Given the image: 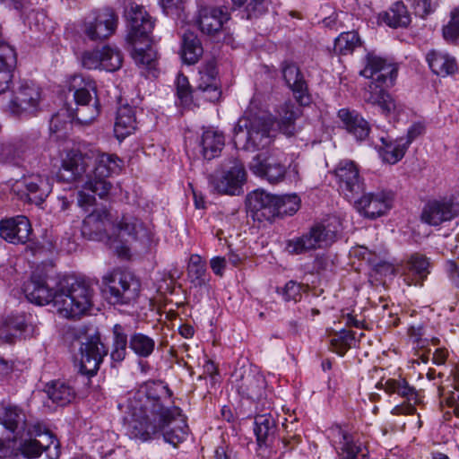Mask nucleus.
I'll return each instance as SVG.
<instances>
[{"mask_svg": "<svg viewBox=\"0 0 459 459\" xmlns=\"http://www.w3.org/2000/svg\"><path fill=\"white\" fill-rule=\"evenodd\" d=\"M300 114L301 109L290 100L280 105L277 109L280 131L289 137L293 136L296 133L295 121Z\"/></svg>", "mask_w": 459, "mask_h": 459, "instance_id": "nucleus-38", "label": "nucleus"}, {"mask_svg": "<svg viewBox=\"0 0 459 459\" xmlns=\"http://www.w3.org/2000/svg\"><path fill=\"white\" fill-rule=\"evenodd\" d=\"M233 377L236 378L237 389L242 396L251 400H260L264 397L266 381L262 374L244 370L243 372L236 371Z\"/></svg>", "mask_w": 459, "mask_h": 459, "instance_id": "nucleus-30", "label": "nucleus"}, {"mask_svg": "<svg viewBox=\"0 0 459 459\" xmlns=\"http://www.w3.org/2000/svg\"><path fill=\"white\" fill-rule=\"evenodd\" d=\"M167 391L168 389L161 384L149 381L141 385L139 388L128 392L122 401L150 411L152 416L155 417L154 420L159 416L164 419L173 413L172 409L164 408L160 403L161 394Z\"/></svg>", "mask_w": 459, "mask_h": 459, "instance_id": "nucleus-11", "label": "nucleus"}, {"mask_svg": "<svg viewBox=\"0 0 459 459\" xmlns=\"http://www.w3.org/2000/svg\"><path fill=\"white\" fill-rule=\"evenodd\" d=\"M114 217L107 209H96L83 220L82 231L91 238L106 239L110 246L113 239Z\"/></svg>", "mask_w": 459, "mask_h": 459, "instance_id": "nucleus-20", "label": "nucleus"}, {"mask_svg": "<svg viewBox=\"0 0 459 459\" xmlns=\"http://www.w3.org/2000/svg\"><path fill=\"white\" fill-rule=\"evenodd\" d=\"M121 160L115 154L100 153L95 160L93 175H86L85 189L104 198L110 191L111 184L107 178L120 170Z\"/></svg>", "mask_w": 459, "mask_h": 459, "instance_id": "nucleus-14", "label": "nucleus"}, {"mask_svg": "<svg viewBox=\"0 0 459 459\" xmlns=\"http://www.w3.org/2000/svg\"><path fill=\"white\" fill-rule=\"evenodd\" d=\"M247 180V172L243 163L238 160L232 161V166L219 177H214L211 184L220 194L238 195Z\"/></svg>", "mask_w": 459, "mask_h": 459, "instance_id": "nucleus-22", "label": "nucleus"}, {"mask_svg": "<svg viewBox=\"0 0 459 459\" xmlns=\"http://www.w3.org/2000/svg\"><path fill=\"white\" fill-rule=\"evenodd\" d=\"M48 395L53 403L65 406L69 404L75 397V392L72 386L65 382L56 381L48 387Z\"/></svg>", "mask_w": 459, "mask_h": 459, "instance_id": "nucleus-48", "label": "nucleus"}, {"mask_svg": "<svg viewBox=\"0 0 459 459\" xmlns=\"http://www.w3.org/2000/svg\"><path fill=\"white\" fill-rule=\"evenodd\" d=\"M379 384L383 386L384 390L387 394H397L409 403L405 408L399 405L395 406L392 410L393 414H411L414 411L415 408L413 404H416L420 402L419 395L415 387L410 385L405 378H388L385 381L381 380Z\"/></svg>", "mask_w": 459, "mask_h": 459, "instance_id": "nucleus-27", "label": "nucleus"}, {"mask_svg": "<svg viewBox=\"0 0 459 459\" xmlns=\"http://www.w3.org/2000/svg\"><path fill=\"white\" fill-rule=\"evenodd\" d=\"M73 91L74 106L66 108L68 118L79 124L89 125L100 114V103L96 93V82L82 75H74L68 85Z\"/></svg>", "mask_w": 459, "mask_h": 459, "instance_id": "nucleus-6", "label": "nucleus"}, {"mask_svg": "<svg viewBox=\"0 0 459 459\" xmlns=\"http://www.w3.org/2000/svg\"><path fill=\"white\" fill-rule=\"evenodd\" d=\"M359 45L360 39L357 31L342 32L334 40L333 51L339 55H348Z\"/></svg>", "mask_w": 459, "mask_h": 459, "instance_id": "nucleus-50", "label": "nucleus"}, {"mask_svg": "<svg viewBox=\"0 0 459 459\" xmlns=\"http://www.w3.org/2000/svg\"><path fill=\"white\" fill-rule=\"evenodd\" d=\"M359 74L371 80L365 89L364 100L379 107L385 115L394 112L397 109L396 102L385 89L394 84L398 65L374 53H368L364 58V68Z\"/></svg>", "mask_w": 459, "mask_h": 459, "instance_id": "nucleus-2", "label": "nucleus"}, {"mask_svg": "<svg viewBox=\"0 0 459 459\" xmlns=\"http://www.w3.org/2000/svg\"><path fill=\"white\" fill-rule=\"evenodd\" d=\"M23 292L31 303L39 306L52 303L65 318H79L92 305V289L85 281L72 276L57 280L39 269L24 283Z\"/></svg>", "mask_w": 459, "mask_h": 459, "instance_id": "nucleus-1", "label": "nucleus"}, {"mask_svg": "<svg viewBox=\"0 0 459 459\" xmlns=\"http://www.w3.org/2000/svg\"><path fill=\"white\" fill-rule=\"evenodd\" d=\"M20 157V151L17 146L10 142L0 143V161L13 162Z\"/></svg>", "mask_w": 459, "mask_h": 459, "instance_id": "nucleus-58", "label": "nucleus"}, {"mask_svg": "<svg viewBox=\"0 0 459 459\" xmlns=\"http://www.w3.org/2000/svg\"><path fill=\"white\" fill-rule=\"evenodd\" d=\"M107 354L104 344L99 338H86L81 342L78 367L80 373L93 376L97 373L103 356Z\"/></svg>", "mask_w": 459, "mask_h": 459, "instance_id": "nucleus-24", "label": "nucleus"}, {"mask_svg": "<svg viewBox=\"0 0 459 459\" xmlns=\"http://www.w3.org/2000/svg\"><path fill=\"white\" fill-rule=\"evenodd\" d=\"M338 117L348 133L353 135L357 141H364L369 135V123L357 111L342 108L338 111Z\"/></svg>", "mask_w": 459, "mask_h": 459, "instance_id": "nucleus-32", "label": "nucleus"}, {"mask_svg": "<svg viewBox=\"0 0 459 459\" xmlns=\"http://www.w3.org/2000/svg\"><path fill=\"white\" fill-rule=\"evenodd\" d=\"M136 117L134 108L129 105L118 108L114 126L115 134L117 139L123 140L131 134L136 128Z\"/></svg>", "mask_w": 459, "mask_h": 459, "instance_id": "nucleus-40", "label": "nucleus"}, {"mask_svg": "<svg viewBox=\"0 0 459 459\" xmlns=\"http://www.w3.org/2000/svg\"><path fill=\"white\" fill-rule=\"evenodd\" d=\"M408 335L412 342L419 348H424L429 342V340L424 338L425 331L423 325L420 324L411 325L408 329Z\"/></svg>", "mask_w": 459, "mask_h": 459, "instance_id": "nucleus-60", "label": "nucleus"}, {"mask_svg": "<svg viewBox=\"0 0 459 459\" xmlns=\"http://www.w3.org/2000/svg\"><path fill=\"white\" fill-rule=\"evenodd\" d=\"M333 447L339 459H368V450L367 446L354 435L339 425L331 427L328 430Z\"/></svg>", "mask_w": 459, "mask_h": 459, "instance_id": "nucleus-17", "label": "nucleus"}, {"mask_svg": "<svg viewBox=\"0 0 459 459\" xmlns=\"http://www.w3.org/2000/svg\"><path fill=\"white\" fill-rule=\"evenodd\" d=\"M102 69L115 72L122 66L123 56L117 48L104 46L101 48Z\"/></svg>", "mask_w": 459, "mask_h": 459, "instance_id": "nucleus-52", "label": "nucleus"}, {"mask_svg": "<svg viewBox=\"0 0 459 459\" xmlns=\"http://www.w3.org/2000/svg\"><path fill=\"white\" fill-rule=\"evenodd\" d=\"M284 154L278 149H269L255 154L248 164L250 171L270 184L282 182L287 173Z\"/></svg>", "mask_w": 459, "mask_h": 459, "instance_id": "nucleus-12", "label": "nucleus"}, {"mask_svg": "<svg viewBox=\"0 0 459 459\" xmlns=\"http://www.w3.org/2000/svg\"><path fill=\"white\" fill-rule=\"evenodd\" d=\"M237 6L247 4L245 12L247 19L257 18L268 12L270 0H231Z\"/></svg>", "mask_w": 459, "mask_h": 459, "instance_id": "nucleus-53", "label": "nucleus"}, {"mask_svg": "<svg viewBox=\"0 0 459 459\" xmlns=\"http://www.w3.org/2000/svg\"><path fill=\"white\" fill-rule=\"evenodd\" d=\"M22 184L27 190L30 203L41 204L52 191V184L48 177L31 175L23 178Z\"/></svg>", "mask_w": 459, "mask_h": 459, "instance_id": "nucleus-33", "label": "nucleus"}, {"mask_svg": "<svg viewBox=\"0 0 459 459\" xmlns=\"http://www.w3.org/2000/svg\"><path fill=\"white\" fill-rule=\"evenodd\" d=\"M282 77L292 91L297 102L300 106H307L311 103V95L308 85L299 67L292 63L285 61L281 64Z\"/></svg>", "mask_w": 459, "mask_h": 459, "instance_id": "nucleus-26", "label": "nucleus"}, {"mask_svg": "<svg viewBox=\"0 0 459 459\" xmlns=\"http://www.w3.org/2000/svg\"><path fill=\"white\" fill-rule=\"evenodd\" d=\"M171 411L173 413L169 417H158V436L162 435L165 442L176 447L186 439L188 426L179 408L174 407Z\"/></svg>", "mask_w": 459, "mask_h": 459, "instance_id": "nucleus-23", "label": "nucleus"}, {"mask_svg": "<svg viewBox=\"0 0 459 459\" xmlns=\"http://www.w3.org/2000/svg\"><path fill=\"white\" fill-rule=\"evenodd\" d=\"M204 54L202 43L192 31H186L182 36L181 57L184 63L194 65L197 63Z\"/></svg>", "mask_w": 459, "mask_h": 459, "instance_id": "nucleus-42", "label": "nucleus"}, {"mask_svg": "<svg viewBox=\"0 0 459 459\" xmlns=\"http://www.w3.org/2000/svg\"><path fill=\"white\" fill-rule=\"evenodd\" d=\"M273 120L265 116L246 113L234 128L235 145L247 152L271 149L275 139Z\"/></svg>", "mask_w": 459, "mask_h": 459, "instance_id": "nucleus-5", "label": "nucleus"}, {"mask_svg": "<svg viewBox=\"0 0 459 459\" xmlns=\"http://www.w3.org/2000/svg\"><path fill=\"white\" fill-rule=\"evenodd\" d=\"M129 347L127 330L125 325L116 324L113 326V344L111 359L115 362H121L126 356V349Z\"/></svg>", "mask_w": 459, "mask_h": 459, "instance_id": "nucleus-44", "label": "nucleus"}, {"mask_svg": "<svg viewBox=\"0 0 459 459\" xmlns=\"http://www.w3.org/2000/svg\"><path fill=\"white\" fill-rule=\"evenodd\" d=\"M230 20V13L225 7H204L199 11L197 23L200 30L207 35H216L224 29Z\"/></svg>", "mask_w": 459, "mask_h": 459, "instance_id": "nucleus-31", "label": "nucleus"}, {"mask_svg": "<svg viewBox=\"0 0 459 459\" xmlns=\"http://www.w3.org/2000/svg\"><path fill=\"white\" fill-rule=\"evenodd\" d=\"M29 325L24 315L8 316L0 326V339L7 343L14 342L18 336H22Z\"/></svg>", "mask_w": 459, "mask_h": 459, "instance_id": "nucleus-41", "label": "nucleus"}, {"mask_svg": "<svg viewBox=\"0 0 459 459\" xmlns=\"http://www.w3.org/2000/svg\"><path fill=\"white\" fill-rule=\"evenodd\" d=\"M188 276L195 285H203L206 282V263L199 255L190 256L187 266Z\"/></svg>", "mask_w": 459, "mask_h": 459, "instance_id": "nucleus-51", "label": "nucleus"}, {"mask_svg": "<svg viewBox=\"0 0 459 459\" xmlns=\"http://www.w3.org/2000/svg\"><path fill=\"white\" fill-rule=\"evenodd\" d=\"M222 133L208 128L204 131L199 141L200 152L205 160H212L218 156L224 146Z\"/></svg>", "mask_w": 459, "mask_h": 459, "instance_id": "nucleus-39", "label": "nucleus"}, {"mask_svg": "<svg viewBox=\"0 0 459 459\" xmlns=\"http://www.w3.org/2000/svg\"><path fill=\"white\" fill-rule=\"evenodd\" d=\"M380 141L382 143L379 147L381 156L390 164H395L402 160L409 147L403 138L393 142L382 136Z\"/></svg>", "mask_w": 459, "mask_h": 459, "instance_id": "nucleus-43", "label": "nucleus"}, {"mask_svg": "<svg viewBox=\"0 0 459 459\" xmlns=\"http://www.w3.org/2000/svg\"><path fill=\"white\" fill-rule=\"evenodd\" d=\"M336 238V231L323 223L314 225L310 230L301 237L290 240L287 244L288 251L292 255L321 248L331 245Z\"/></svg>", "mask_w": 459, "mask_h": 459, "instance_id": "nucleus-16", "label": "nucleus"}, {"mask_svg": "<svg viewBox=\"0 0 459 459\" xmlns=\"http://www.w3.org/2000/svg\"><path fill=\"white\" fill-rule=\"evenodd\" d=\"M68 121L71 120L68 118V112H66V108L61 109L52 116L49 125L50 130L53 132H58L65 128Z\"/></svg>", "mask_w": 459, "mask_h": 459, "instance_id": "nucleus-63", "label": "nucleus"}, {"mask_svg": "<svg viewBox=\"0 0 459 459\" xmlns=\"http://www.w3.org/2000/svg\"><path fill=\"white\" fill-rule=\"evenodd\" d=\"M276 195L256 189L247 197V206L258 221H273L277 217Z\"/></svg>", "mask_w": 459, "mask_h": 459, "instance_id": "nucleus-29", "label": "nucleus"}, {"mask_svg": "<svg viewBox=\"0 0 459 459\" xmlns=\"http://www.w3.org/2000/svg\"><path fill=\"white\" fill-rule=\"evenodd\" d=\"M276 201L277 217L294 214L300 204L297 195H276Z\"/></svg>", "mask_w": 459, "mask_h": 459, "instance_id": "nucleus-54", "label": "nucleus"}, {"mask_svg": "<svg viewBox=\"0 0 459 459\" xmlns=\"http://www.w3.org/2000/svg\"><path fill=\"white\" fill-rule=\"evenodd\" d=\"M118 25L117 13L109 7L90 13L83 20L82 30L92 41H101L112 36Z\"/></svg>", "mask_w": 459, "mask_h": 459, "instance_id": "nucleus-15", "label": "nucleus"}, {"mask_svg": "<svg viewBox=\"0 0 459 459\" xmlns=\"http://www.w3.org/2000/svg\"><path fill=\"white\" fill-rule=\"evenodd\" d=\"M437 5V0H414L415 13L422 18L434 12Z\"/></svg>", "mask_w": 459, "mask_h": 459, "instance_id": "nucleus-62", "label": "nucleus"}, {"mask_svg": "<svg viewBox=\"0 0 459 459\" xmlns=\"http://www.w3.org/2000/svg\"><path fill=\"white\" fill-rule=\"evenodd\" d=\"M95 193H92L89 189H85V182L82 185V190L78 192L77 195V204L79 206L87 209L90 206H92L95 203Z\"/></svg>", "mask_w": 459, "mask_h": 459, "instance_id": "nucleus-64", "label": "nucleus"}, {"mask_svg": "<svg viewBox=\"0 0 459 459\" xmlns=\"http://www.w3.org/2000/svg\"><path fill=\"white\" fill-rule=\"evenodd\" d=\"M289 425H285V433L281 437V440L286 450H292L301 442V436L292 429H289Z\"/></svg>", "mask_w": 459, "mask_h": 459, "instance_id": "nucleus-61", "label": "nucleus"}, {"mask_svg": "<svg viewBox=\"0 0 459 459\" xmlns=\"http://www.w3.org/2000/svg\"><path fill=\"white\" fill-rule=\"evenodd\" d=\"M32 233L31 224L24 215L4 218L0 221V237L12 244H25Z\"/></svg>", "mask_w": 459, "mask_h": 459, "instance_id": "nucleus-28", "label": "nucleus"}, {"mask_svg": "<svg viewBox=\"0 0 459 459\" xmlns=\"http://www.w3.org/2000/svg\"><path fill=\"white\" fill-rule=\"evenodd\" d=\"M155 340L143 333H134L129 338V349L139 358H149L155 350Z\"/></svg>", "mask_w": 459, "mask_h": 459, "instance_id": "nucleus-45", "label": "nucleus"}, {"mask_svg": "<svg viewBox=\"0 0 459 459\" xmlns=\"http://www.w3.org/2000/svg\"><path fill=\"white\" fill-rule=\"evenodd\" d=\"M393 194L379 190L364 194L355 201V207L364 216L375 219L385 214L392 207Z\"/></svg>", "mask_w": 459, "mask_h": 459, "instance_id": "nucleus-25", "label": "nucleus"}, {"mask_svg": "<svg viewBox=\"0 0 459 459\" xmlns=\"http://www.w3.org/2000/svg\"><path fill=\"white\" fill-rule=\"evenodd\" d=\"M29 437L22 439L16 449L0 440V459H58L60 443L56 436L39 424L28 429Z\"/></svg>", "mask_w": 459, "mask_h": 459, "instance_id": "nucleus-3", "label": "nucleus"}, {"mask_svg": "<svg viewBox=\"0 0 459 459\" xmlns=\"http://www.w3.org/2000/svg\"><path fill=\"white\" fill-rule=\"evenodd\" d=\"M129 31L126 43L132 48V57L135 64L143 68L152 69L157 55L149 45V37L154 22L143 6H131L127 13Z\"/></svg>", "mask_w": 459, "mask_h": 459, "instance_id": "nucleus-4", "label": "nucleus"}, {"mask_svg": "<svg viewBox=\"0 0 459 459\" xmlns=\"http://www.w3.org/2000/svg\"><path fill=\"white\" fill-rule=\"evenodd\" d=\"M426 60L431 71L439 76L454 74L458 70L455 58L441 50H431L427 54Z\"/></svg>", "mask_w": 459, "mask_h": 459, "instance_id": "nucleus-35", "label": "nucleus"}, {"mask_svg": "<svg viewBox=\"0 0 459 459\" xmlns=\"http://www.w3.org/2000/svg\"><path fill=\"white\" fill-rule=\"evenodd\" d=\"M112 234L110 248L121 257L129 255L128 243L149 240L151 237L150 230L137 217L128 213L115 219Z\"/></svg>", "mask_w": 459, "mask_h": 459, "instance_id": "nucleus-8", "label": "nucleus"}, {"mask_svg": "<svg viewBox=\"0 0 459 459\" xmlns=\"http://www.w3.org/2000/svg\"><path fill=\"white\" fill-rule=\"evenodd\" d=\"M382 21L393 28L406 27L411 18L406 6L402 2L394 3L392 7L381 16Z\"/></svg>", "mask_w": 459, "mask_h": 459, "instance_id": "nucleus-46", "label": "nucleus"}, {"mask_svg": "<svg viewBox=\"0 0 459 459\" xmlns=\"http://www.w3.org/2000/svg\"><path fill=\"white\" fill-rule=\"evenodd\" d=\"M0 423L12 432L23 429L25 414L15 405H7L0 412Z\"/></svg>", "mask_w": 459, "mask_h": 459, "instance_id": "nucleus-47", "label": "nucleus"}, {"mask_svg": "<svg viewBox=\"0 0 459 459\" xmlns=\"http://www.w3.org/2000/svg\"><path fill=\"white\" fill-rule=\"evenodd\" d=\"M82 63L87 69L102 68L101 48L85 52Z\"/></svg>", "mask_w": 459, "mask_h": 459, "instance_id": "nucleus-59", "label": "nucleus"}, {"mask_svg": "<svg viewBox=\"0 0 459 459\" xmlns=\"http://www.w3.org/2000/svg\"><path fill=\"white\" fill-rule=\"evenodd\" d=\"M356 342L355 333L351 330L342 329L330 336L329 343L331 351L340 356H343L346 351L353 347Z\"/></svg>", "mask_w": 459, "mask_h": 459, "instance_id": "nucleus-49", "label": "nucleus"}, {"mask_svg": "<svg viewBox=\"0 0 459 459\" xmlns=\"http://www.w3.org/2000/svg\"><path fill=\"white\" fill-rule=\"evenodd\" d=\"M354 255L362 260L367 261L368 264L376 268L386 266V264L382 262L376 252L369 250L366 247H359L354 250Z\"/></svg>", "mask_w": 459, "mask_h": 459, "instance_id": "nucleus-57", "label": "nucleus"}, {"mask_svg": "<svg viewBox=\"0 0 459 459\" xmlns=\"http://www.w3.org/2000/svg\"><path fill=\"white\" fill-rule=\"evenodd\" d=\"M339 190L347 199H353L364 190V182L358 165L350 160H342L334 169Z\"/></svg>", "mask_w": 459, "mask_h": 459, "instance_id": "nucleus-19", "label": "nucleus"}, {"mask_svg": "<svg viewBox=\"0 0 459 459\" xmlns=\"http://www.w3.org/2000/svg\"><path fill=\"white\" fill-rule=\"evenodd\" d=\"M15 65L14 49L7 43L0 42V94L9 89Z\"/></svg>", "mask_w": 459, "mask_h": 459, "instance_id": "nucleus-37", "label": "nucleus"}, {"mask_svg": "<svg viewBox=\"0 0 459 459\" xmlns=\"http://www.w3.org/2000/svg\"><path fill=\"white\" fill-rule=\"evenodd\" d=\"M459 215V196L451 195L428 202L421 212V221L431 226H438Z\"/></svg>", "mask_w": 459, "mask_h": 459, "instance_id": "nucleus-18", "label": "nucleus"}, {"mask_svg": "<svg viewBox=\"0 0 459 459\" xmlns=\"http://www.w3.org/2000/svg\"><path fill=\"white\" fill-rule=\"evenodd\" d=\"M276 431L277 424L271 412L257 414L255 417L254 432L260 447L270 446L274 441Z\"/></svg>", "mask_w": 459, "mask_h": 459, "instance_id": "nucleus-34", "label": "nucleus"}, {"mask_svg": "<svg viewBox=\"0 0 459 459\" xmlns=\"http://www.w3.org/2000/svg\"><path fill=\"white\" fill-rule=\"evenodd\" d=\"M118 408L123 413L124 425L131 438L147 441L158 437V417L154 420L155 417L150 411L122 400Z\"/></svg>", "mask_w": 459, "mask_h": 459, "instance_id": "nucleus-9", "label": "nucleus"}, {"mask_svg": "<svg viewBox=\"0 0 459 459\" xmlns=\"http://www.w3.org/2000/svg\"><path fill=\"white\" fill-rule=\"evenodd\" d=\"M200 78L195 90L192 91L188 79L183 74L177 78V96L181 105L188 107L193 102L194 94L210 102H215L221 96L218 71L214 60H209L200 70Z\"/></svg>", "mask_w": 459, "mask_h": 459, "instance_id": "nucleus-7", "label": "nucleus"}, {"mask_svg": "<svg viewBox=\"0 0 459 459\" xmlns=\"http://www.w3.org/2000/svg\"><path fill=\"white\" fill-rule=\"evenodd\" d=\"M108 288V299L113 304H129L134 301L140 293V281L130 272L113 270L102 279Z\"/></svg>", "mask_w": 459, "mask_h": 459, "instance_id": "nucleus-10", "label": "nucleus"}, {"mask_svg": "<svg viewBox=\"0 0 459 459\" xmlns=\"http://www.w3.org/2000/svg\"><path fill=\"white\" fill-rule=\"evenodd\" d=\"M446 40L455 42L459 37V7L451 13L449 23L443 28Z\"/></svg>", "mask_w": 459, "mask_h": 459, "instance_id": "nucleus-55", "label": "nucleus"}, {"mask_svg": "<svg viewBox=\"0 0 459 459\" xmlns=\"http://www.w3.org/2000/svg\"><path fill=\"white\" fill-rule=\"evenodd\" d=\"M428 258L420 254L412 255L405 267L404 281L407 285H421L429 273Z\"/></svg>", "mask_w": 459, "mask_h": 459, "instance_id": "nucleus-36", "label": "nucleus"}, {"mask_svg": "<svg viewBox=\"0 0 459 459\" xmlns=\"http://www.w3.org/2000/svg\"><path fill=\"white\" fill-rule=\"evenodd\" d=\"M90 158L78 150H71L62 158L61 166L56 174V179L64 183L83 181L90 165Z\"/></svg>", "mask_w": 459, "mask_h": 459, "instance_id": "nucleus-21", "label": "nucleus"}, {"mask_svg": "<svg viewBox=\"0 0 459 459\" xmlns=\"http://www.w3.org/2000/svg\"><path fill=\"white\" fill-rule=\"evenodd\" d=\"M40 101V88L32 82L22 81L13 88L7 108L13 117H30L39 111Z\"/></svg>", "mask_w": 459, "mask_h": 459, "instance_id": "nucleus-13", "label": "nucleus"}, {"mask_svg": "<svg viewBox=\"0 0 459 459\" xmlns=\"http://www.w3.org/2000/svg\"><path fill=\"white\" fill-rule=\"evenodd\" d=\"M302 286L294 281H289L281 290L278 289L277 292L280 293L285 301L297 302L301 299Z\"/></svg>", "mask_w": 459, "mask_h": 459, "instance_id": "nucleus-56", "label": "nucleus"}]
</instances>
